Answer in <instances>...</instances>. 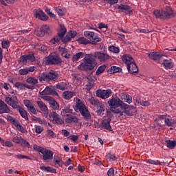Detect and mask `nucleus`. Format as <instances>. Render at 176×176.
<instances>
[{"label":"nucleus","mask_w":176,"mask_h":176,"mask_svg":"<svg viewBox=\"0 0 176 176\" xmlns=\"http://www.w3.org/2000/svg\"><path fill=\"white\" fill-rule=\"evenodd\" d=\"M66 116H67V118L65 119L66 123H78V122H79V120L75 116H72L71 114H66Z\"/></svg>","instance_id":"cd10ccee"},{"label":"nucleus","mask_w":176,"mask_h":176,"mask_svg":"<svg viewBox=\"0 0 176 176\" xmlns=\"http://www.w3.org/2000/svg\"><path fill=\"white\" fill-rule=\"evenodd\" d=\"M4 100L8 104V105H10V107H12L13 109H16L20 107V105L18 104L19 99H17V96H12V97L6 96L4 98Z\"/></svg>","instance_id":"9d476101"},{"label":"nucleus","mask_w":176,"mask_h":176,"mask_svg":"<svg viewBox=\"0 0 176 176\" xmlns=\"http://www.w3.org/2000/svg\"><path fill=\"white\" fill-rule=\"evenodd\" d=\"M63 63L61 57L56 53H51L45 58L46 65H60Z\"/></svg>","instance_id":"423d86ee"},{"label":"nucleus","mask_w":176,"mask_h":176,"mask_svg":"<svg viewBox=\"0 0 176 176\" xmlns=\"http://www.w3.org/2000/svg\"><path fill=\"white\" fill-rule=\"evenodd\" d=\"M121 109L124 110V113L128 116H134L135 112L137 111L136 107L133 105H129L124 102L121 107Z\"/></svg>","instance_id":"1a4fd4ad"},{"label":"nucleus","mask_w":176,"mask_h":176,"mask_svg":"<svg viewBox=\"0 0 176 176\" xmlns=\"http://www.w3.org/2000/svg\"><path fill=\"white\" fill-rule=\"evenodd\" d=\"M109 74H118V72H122V68L118 66H112L108 70Z\"/></svg>","instance_id":"79ce46f5"},{"label":"nucleus","mask_w":176,"mask_h":176,"mask_svg":"<svg viewBox=\"0 0 176 176\" xmlns=\"http://www.w3.org/2000/svg\"><path fill=\"white\" fill-rule=\"evenodd\" d=\"M42 30L44 32V35L47 34V35H50L53 32L52 31V28H50V26L48 25H43L42 26Z\"/></svg>","instance_id":"c03bdc74"},{"label":"nucleus","mask_w":176,"mask_h":176,"mask_svg":"<svg viewBox=\"0 0 176 176\" xmlns=\"http://www.w3.org/2000/svg\"><path fill=\"white\" fill-rule=\"evenodd\" d=\"M96 97L102 98V100H107L112 96V90L111 89H98L96 91Z\"/></svg>","instance_id":"9b49d317"},{"label":"nucleus","mask_w":176,"mask_h":176,"mask_svg":"<svg viewBox=\"0 0 176 176\" xmlns=\"http://www.w3.org/2000/svg\"><path fill=\"white\" fill-rule=\"evenodd\" d=\"M1 46L3 49H9L10 47V41H9V40H4L1 41Z\"/></svg>","instance_id":"603ef678"},{"label":"nucleus","mask_w":176,"mask_h":176,"mask_svg":"<svg viewBox=\"0 0 176 176\" xmlns=\"http://www.w3.org/2000/svg\"><path fill=\"white\" fill-rule=\"evenodd\" d=\"M16 157H17V159H28V160H31V158L30 157V156H27V155H23L21 154H18L15 155Z\"/></svg>","instance_id":"69168bd1"},{"label":"nucleus","mask_w":176,"mask_h":176,"mask_svg":"<svg viewBox=\"0 0 176 176\" xmlns=\"http://www.w3.org/2000/svg\"><path fill=\"white\" fill-rule=\"evenodd\" d=\"M23 140V138L15 136L12 139V142H14L15 144H21V141Z\"/></svg>","instance_id":"bf43d9fd"},{"label":"nucleus","mask_w":176,"mask_h":176,"mask_svg":"<svg viewBox=\"0 0 176 176\" xmlns=\"http://www.w3.org/2000/svg\"><path fill=\"white\" fill-rule=\"evenodd\" d=\"M87 80H88V83H87V85H91V86H93V87H94V79H93V77L92 76H88L87 77Z\"/></svg>","instance_id":"e2e57ef3"},{"label":"nucleus","mask_w":176,"mask_h":176,"mask_svg":"<svg viewBox=\"0 0 176 176\" xmlns=\"http://www.w3.org/2000/svg\"><path fill=\"white\" fill-rule=\"evenodd\" d=\"M107 118H104L102 122L100 127L101 129H104L108 131H112V126H111V122L112 120V117H111V112L109 111H107Z\"/></svg>","instance_id":"6e6552de"},{"label":"nucleus","mask_w":176,"mask_h":176,"mask_svg":"<svg viewBox=\"0 0 176 176\" xmlns=\"http://www.w3.org/2000/svg\"><path fill=\"white\" fill-rule=\"evenodd\" d=\"M166 144L167 148H169V149H174L176 146V141L175 140H166L165 141Z\"/></svg>","instance_id":"37998d69"},{"label":"nucleus","mask_w":176,"mask_h":176,"mask_svg":"<svg viewBox=\"0 0 176 176\" xmlns=\"http://www.w3.org/2000/svg\"><path fill=\"white\" fill-rule=\"evenodd\" d=\"M33 148L35 151H37L40 153H42V151L45 150V148L41 147L40 146L38 145H34Z\"/></svg>","instance_id":"338daca9"},{"label":"nucleus","mask_w":176,"mask_h":176,"mask_svg":"<svg viewBox=\"0 0 176 176\" xmlns=\"http://www.w3.org/2000/svg\"><path fill=\"white\" fill-rule=\"evenodd\" d=\"M10 112L11 110L10 108H9V106H8L3 100H0V115H3V113H10Z\"/></svg>","instance_id":"5701e85b"},{"label":"nucleus","mask_w":176,"mask_h":176,"mask_svg":"<svg viewBox=\"0 0 176 176\" xmlns=\"http://www.w3.org/2000/svg\"><path fill=\"white\" fill-rule=\"evenodd\" d=\"M76 31H74V30H69L66 36L64 37V36H63L62 39H60V41L62 42H63V43H68V42H69V41H71V39L75 38V36H76Z\"/></svg>","instance_id":"dca6fc26"},{"label":"nucleus","mask_w":176,"mask_h":176,"mask_svg":"<svg viewBox=\"0 0 176 176\" xmlns=\"http://www.w3.org/2000/svg\"><path fill=\"white\" fill-rule=\"evenodd\" d=\"M51 116L53 118L52 122L56 124H63L64 120L61 118V116L58 115L56 111L51 113Z\"/></svg>","instance_id":"aec40b11"},{"label":"nucleus","mask_w":176,"mask_h":176,"mask_svg":"<svg viewBox=\"0 0 176 176\" xmlns=\"http://www.w3.org/2000/svg\"><path fill=\"white\" fill-rule=\"evenodd\" d=\"M58 73L57 72L51 70L48 73H43L38 76L40 82H56L58 79Z\"/></svg>","instance_id":"20e7f679"},{"label":"nucleus","mask_w":176,"mask_h":176,"mask_svg":"<svg viewBox=\"0 0 176 176\" xmlns=\"http://www.w3.org/2000/svg\"><path fill=\"white\" fill-rule=\"evenodd\" d=\"M19 74L21 76H24L25 75H28V70L27 67L25 69H19Z\"/></svg>","instance_id":"052dcab7"},{"label":"nucleus","mask_w":176,"mask_h":176,"mask_svg":"<svg viewBox=\"0 0 176 176\" xmlns=\"http://www.w3.org/2000/svg\"><path fill=\"white\" fill-rule=\"evenodd\" d=\"M84 35L85 38L89 39L91 42H94V43H97L98 42H101L102 39L97 35V34L94 33V32L86 31L84 32Z\"/></svg>","instance_id":"f8f14e48"},{"label":"nucleus","mask_w":176,"mask_h":176,"mask_svg":"<svg viewBox=\"0 0 176 176\" xmlns=\"http://www.w3.org/2000/svg\"><path fill=\"white\" fill-rule=\"evenodd\" d=\"M84 63H82L78 67V69L80 71H93L97 66V60L94 58V56L91 54H87L82 59Z\"/></svg>","instance_id":"f257e3e1"},{"label":"nucleus","mask_w":176,"mask_h":176,"mask_svg":"<svg viewBox=\"0 0 176 176\" xmlns=\"http://www.w3.org/2000/svg\"><path fill=\"white\" fill-rule=\"evenodd\" d=\"M34 16L36 19H38V20H41V21H46V20H48L49 16L45 14V12L39 9L34 12Z\"/></svg>","instance_id":"6ab92c4d"},{"label":"nucleus","mask_w":176,"mask_h":176,"mask_svg":"<svg viewBox=\"0 0 176 176\" xmlns=\"http://www.w3.org/2000/svg\"><path fill=\"white\" fill-rule=\"evenodd\" d=\"M76 105L74 107V111L76 112H80L81 116L85 119L87 122L91 119V114L89 108L87 107L86 104L80 99L76 100Z\"/></svg>","instance_id":"f03ea898"},{"label":"nucleus","mask_w":176,"mask_h":176,"mask_svg":"<svg viewBox=\"0 0 176 176\" xmlns=\"http://www.w3.org/2000/svg\"><path fill=\"white\" fill-rule=\"evenodd\" d=\"M110 52H112V53H119L120 50H119V47H116V46H110L109 48Z\"/></svg>","instance_id":"4d7b16f0"},{"label":"nucleus","mask_w":176,"mask_h":176,"mask_svg":"<svg viewBox=\"0 0 176 176\" xmlns=\"http://www.w3.org/2000/svg\"><path fill=\"white\" fill-rule=\"evenodd\" d=\"M164 123L168 126V127H171L176 124V122H175L173 119L166 118L164 120Z\"/></svg>","instance_id":"8fccbe9b"},{"label":"nucleus","mask_w":176,"mask_h":176,"mask_svg":"<svg viewBox=\"0 0 176 176\" xmlns=\"http://www.w3.org/2000/svg\"><path fill=\"white\" fill-rule=\"evenodd\" d=\"M63 112L65 113H72L74 112V109L69 108V107H65V109H63Z\"/></svg>","instance_id":"774afa93"},{"label":"nucleus","mask_w":176,"mask_h":176,"mask_svg":"<svg viewBox=\"0 0 176 176\" xmlns=\"http://www.w3.org/2000/svg\"><path fill=\"white\" fill-rule=\"evenodd\" d=\"M154 14L156 19H159L160 20H166V19L175 17V13L168 6H166L163 10H154Z\"/></svg>","instance_id":"7ed1b4c3"},{"label":"nucleus","mask_w":176,"mask_h":176,"mask_svg":"<svg viewBox=\"0 0 176 176\" xmlns=\"http://www.w3.org/2000/svg\"><path fill=\"white\" fill-rule=\"evenodd\" d=\"M122 60L123 63L126 65V67L129 64H132V63H134V59L133 58V56L128 54L123 55L122 57Z\"/></svg>","instance_id":"a878e982"},{"label":"nucleus","mask_w":176,"mask_h":176,"mask_svg":"<svg viewBox=\"0 0 176 176\" xmlns=\"http://www.w3.org/2000/svg\"><path fill=\"white\" fill-rule=\"evenodd\" d=\"M124 102H127V104H131L133 102V97L129 94H126L124 98Z\"/></svg>","instance_id":"6e6d98bb"},{"label":"nucleus","mask_w":176,"mask_h":176,"mask_svg":"<svg viewBox=\"0 0 176 176\" xmlns=\"http://www.w3.org/2000/svg\"><path fill=\"white\" fill-rule=\"evenodd\" d=\"M35 35H37V36H45V32H43V30H42V26L41 28H38L34 31Z\"/></svg>","instance_id":"de8ad7c7"},{"label":"nucleus","mask_w":176,"mask_h":176,"mask_svg":"<svg viewBox=\"0 0 176 176\" xmlns=\"http://www.w3.org/2000/svg\"><path fill=\"white\" fill-rule=\"evenodd\" d=\"M18 0H0L1 5H3V6H8V3L10 5H13L14 2H17Z\"/></svg>","instance_id":"09e8293b"},{"label":"nucleus","mask_w":176,"mask_h":176,"mask_svg":"<svg viewBox=\"0 0 176 176\" xmlns=\"http://www.w3.org/2000/svg\"><path fill=\"white\" fill-rule=\"evenodd\" d=\"M44 100L47 101L50 104V108H52L54 111H58L60 109V104L58 102L54 100L52 97L50 96H44Z\"/></svg>","instance_id":"ddd939ff"},{"label":"nucleus","mask_w":176,"mask_h":176,"mask_svg":"<svg viewBox=\"0 0 176 176\" xmlns=\"http://www.w3.org/2000/svg\"><path fill=\"white\" fill-rule=\"evenodd\" d=\"M65 34H67V28L63 24L59 25L57 35L54 36L53 38L50 41V43L56 45H60V42Z\"/></svg>","instance_id":"39448f33"},{"label":"nucleus","mask_w":176,"mask_h":176,"mask_svg":"<svg viewBox=\"0 0 176 176\" xmlns=\"http://www.w3.org/2000/svg\"><path fill=\"white\" fill-rule=\"evenodd\" d=\"M14 86L16 89H18V90H25V88L29 89L30 90H34L35 89L34 86L27 85L20 82H16Z\"/></svg>","instance_id":"393cba45"},{"label":"nucleus","mask_w":176,"mask_h":176,"mask_svg":"<svg viewBox=\"0 0 176 176\" xmlns=\"http://www.w3.org/2000/svg\"><path fill=\"white\" fill-rule=\"evenodd\" d=\"M107 174L108 176H115V169L113 167L110 168Z\"/></svg>","instance_id":"0e129e2a"},{"label":"nucleus","mask_w":176,"mask_h":176,"mask_svg":"<svg viewBox=\"0 0 176 176\" xmlns=\"http://www.w3.org/2000/svg\"><path fill=\"white\" fill-rule=\"evenodd\" d=\"M19 61L23 64V65H26L28 62L34 63L35 61V56L34 54H29L23 55L20 57Z\"/></svg>","instance_id":"4468645a"},{"label":"nucleus","mask_w":176,"mask_h":176,"mask_svg":"<svg viewBox=\"0 0 176 176\" xmlns=\"http://www.w3.org/2000/svg\"><path fill=\"white\" fill-rule=\"evenodd\" d=\"M14 126L16 128V129L21 133H27V130L25 129V128L23 127V126L20 124V122L19 121H18V123H16Z\"/></svg>","instance_id":"3c124183"},{"label":"nucleus","mask_w":176,"mask_h":176,"mask_svg":"<svg viewBox=\"0 0 176 176\" xmlns=\"http://www.w3.org/2000/svg\"><path fill=\"white\" fill-rule=\"evenodd\" d=\"M36 104L38 107V108L43 111V112H47L48 108L47 106L45 105V104L42 101H37Z\"/></svg>","instance_id":"58836bf2"},{"label":"nucleus","mask_w":176,"mask_h":176,"mask_svg":"<svg viewBox=\"0 0 176 176\" xmlns=\"http://www.w3.org/2000/svg\"><path fill=\"white\" fill-rule=\"evenodd\" d=\"M47 134L50 138H56V133L50 129L47 131Z\"/></svg>","instance_id":"680f3d73"},{"label":"nucleus","mask_w":176,"mask_h":176,"mask_svg":"<svg viewBox=\"0 0 176 176\" xmlns=\"http://www.w3.org/2000/svg\"><path fill=\"white\" fill-rule=\"evenodd\" d=\"M58 52H61L62 57H65V58H69L71 57V54H68V50L64 47H59Z\"/></svg>","instance_id":"2f4dec72"},{"label":"nucleus","mask_w":176,"mask_h":176,"mask_svg":"<svg viewBox=\"0 0 176 176\" xmlns=\"http://www.w3.org/2000/svg\"><path fill=\"white\" fill-rule=\"evenodd\" d=\"M75 96V92L71 91H65L63 93V97L65 98V100H71L72 97Z\"/></svg>","instance_id":"7c9ffc66"},{"label":"nucleus","mask_w":176,"mask_h":176,"mask_svg":"<svg viewBox=\"0 0 176 176\" xmlns=\"http://www.w3.org/2000/svg\"><path fill=\"white\" fill-rule=\"evenodd\" d=\"M85 56V54L83 52L76 53L74 56H73L72 61H73V63H75V61H79L80 58H83Z\"/></svg>","instance_id":"e433bc0d"},{"label":"nucleus","mask_w":176,"mask_h":176,"mask_svg":"<svg viewBox=\"0 0 176 176\" xmlns=\"http://www.w3.org/2000/svg\"><path fill=\"white\" fill-rule=\"evenodd\" d=\"M23 104L25 107H26L28 112L33 113V115H36V113H38V112L36 111V109H35L34 104H32L31 101H30L29 100H24Z\"/></svg>","instance_id":"f3484780"},{"label":"nucleus","mask_w":176,"mask_h":176,"mask_svg":"<svg viewBox=\"0 0 176 176\" xmlns=\"http://www.w3.org/2000/svg\"><path fill=\"white\" fill-rule=\"evenodd\" d=\"M115 9H118L121 12H126L128 14H131L133 13V10H131V7L129 5L121 4L120 6L117 5L114 6Z\"/></svg>","instance_id":"4be33fe9"},{"label":"nucleus","mask_w":176,"mask_h":176,"mask_svg":"<svg viewBox=\"0 0 176 176\" xmlns=\"http://www.w3.org/2000/svg\"><path fill=\"white\" fill-rule=\"evenodd\" d=\"M40 170H41L42 171H45V173H52L54 174H56V170L50 166H42L40 167Z\"/></svg>","instance_id":"72a5a7b5"},{"label":"nucleus","mask_w":176,"mask_h":176,"mask_svg":"<svg viewBox=\"0 0 176 176\" xmlns=\"http://www.w3.org/2000/svg\"><path fill=\"white\" fill-rule=\"evenodd\" d=\"M26 82L29 85H31L30 86H34V87H35V85H38V79L35 78V77H28L26 79Z\"/></svg>","instance_id":"c9c22d12"},{"label":"nucleus","mask_w":176,"mask_h":176,"mask_svg":"<svg viewBox=\"0 0 176 176\" xmlns=\"http://www.w3.org/2000/svg\"><path fill=\"white\" fill-rule=\"evenodd\" d=\"M124 103V102L122 101L118 96H112L107 101V104L111 109H116V108L122 109Z\"/></svg>","instance_id":"0eeeda50"},{"label":"nucleus","mask_w":176,"mask_h":176,"mask_svg":"<svg viewBox=\"0 0 176 176\" xmlns=\"http://www.w3.org/2000/svg\"><path fill=\"white\" fill-rule=\"evenodd\" d=\"M78 43H81L82 45H89L90 43V41L87 40V38L85 37H80L78 39Z\"/></svg>","instance_id":"5fc2aeb1"},{"label":"nucleus","mask_w":176,"mask_h":176,"mask_svg":"<svg viewBox=\"0 0 176 176\" xmlns=\"http://www.w3.org/2000/svg\"><path fill=\"white\" fill-rule=\"evenodd\" d=\"M162 65H164L165 69H171L174 68V63H173V60L171 59H164L163 63H160Z\"/></svg>","instance_id":"bb28decb"},{"label":"nucleus","mask_w":176,"mask_h":176,"mask_svg":"<svg viewBox=\"0 0 176 176\" xmlns=\"http://www.w3.org/2000/svg\"><path fill=\"white\" fill-rule=\"evenodd\" d=\"M107 68V65H102L101 66H100L96 72V76H100V75H101V74H103L104 71H105V69Z\"/></svg>","instance_id":"49530a36"},{"label":"nucleus","mask_w":176,"mask_h":176,"mask_svg":"<svg viewBox=\"0 0 176 176\" xmlns=\"http://www.w3.org/2000/svg\"><path fill=\"white\" fill-rule=\"evenodd\" d=\"M146 163L148 164H153L154 166H166V162H159V160H147Z\"/></svg>","instance_id":"473e14b6"},{"label":"nucleus","mask_w":176,"mask_h":176,"mask_svg":"<svg viewBox=\"0 0 176 176\" xmlns=\"http://www.w3.org/2000/svg\"><path fill=\"white\" fill-rule=\"evenodd\" d=\"M147 55L148 58L153 60V61H159L164 56L162 52H159L147 53Z\"/></svg>","instance_id":"412c9836"},{"label":"nucleus","mask_w":176,"mask_h":176,"mask_svg":"<svg viewBox=\"0 0 176 176\" xmlns=\"http://www.w3.org/2000/svg\"><path fill=\"white\" fill-rule=\"evenodd\" d=\"M35 133L36 134H42L43 133V127L41 125H34Z\"/></svg>","instance_id":"864d4df0"},{"label":"nucleus","mask_w":176,"mask_h":176,"mask_svg":"<svg viewBox=\"0 0 176 176\" xmlns=\"http://www.w3.org/2000/svg\"><path fill=\"white\" fill-rule=\"evenodd\" d=\"M2 118H4V119H6L7 120H9L12 124L15 126L16 123H18V120H16L14 118H13L12 116H6V115H3Z\"/></svg>","instance_id":"ea45409f"},{"label":"nucleus","mask_w":176,"mask_h":176,"mask_svg":"<svg viewBox=\"0 0 176 176\" xmlns=\"http://www.w3.org/2000/svg\"><path fill=\"white\" fill-rule=\"evenodd\" d=\"M89 102L90 104H91V105H94V107H95L96 108H98V106L102 104L101 102H100V100H98V99L94 97H91L89 99Z\"/></svg>","instance_id":"a19ab883"},{"label":"nucleus","mask_w":176,"mask_h":176,"mask_svg":"<svg viewBox=\"0 0 176 176\" xmlns=\"http://www.w3.org/2000/svg\"><path fill=\"white\" fill-rule=\"evenodd\" d=\"M17 111H19L21 116L25 119V120L28 121V113H27V111H25L24 109H23V107H21V106H19L17 109Z\"/></svg>","instance_id":"c85d7f7f"},{"label":"nucleus","mask_w":176,"mask_h":176,"mask_svg":"<svg viewBox=\"0 0 176 176\" xmlns=\"http://www.w3.org/2000/svg\"><path fill=\"white\" fill-rule=\"evenodd\" d=\"M21 146H23L24 148H30L31 145L30 144V142H27V140L22 139V141L21 142Z\"/></svg>","instance_id":"13d9d810"},{"label":"nucleus","mask_w":176,"mask_h":176,"mask_svg":"<svg viewBox=\"0 0 176 176\" xmlns=\"http://www.w3.org/2000/svg\"><path fill=\"white\" fill-rule=\"evenodd\" d=\"M126 68L129 74H132V75H136V74H138V67L137 66V64H135V61L128 65Z\"/></svg>","instance_id":"b1692460"},{"label":"nucleus","mask_w":176,"mask_h":176,"mask_svg":"<svg viewBox=\"0 0 176 176\" xmlns=\"http://www.w3.org/2000/svg\"><path fill=\"white\" fill-rule=\"evenodd\" d=\"M54 167L58 168L63 164V161L60 159V157L56 156L54 157Z\"/></svg>","instance_id":"a18cd8bd"},{"label":"nucleus","mask_w":176,"mask_h":176,"mask_svg":"<svg viewBox=\"0 0 176 176\" xmlns=\"http://www.w3.org/2000/svg\"><path fill=\"white\" fill-rule=\"evenodd\" d=\"M56 89H58V90H62V91H64V90H68V85L67 82H60L55 85Z\"/></svg>","instance_id":"c756f323"},{"label":"nucleus","mask_w":176,"mask_h":176,"mask_svg":"<svg viewBox=\"0 0 176 176\" xmlns=\"http://www.w3.org/2000/svg\"><path fill=\"white\" fill-rule=\"evenodd\" d=\"M41 153L43 154V159L45 162L53 160V155H54L53 151L44 148V150L41 151Z\"/></svg>","instance_id":"a211bd4d"},{"label":"nucleus","mask_w":176,"mask_h":176,"mask_svg":"<svg viewBox=\"0 0 176 176\" xmlns=\"http://www.w3.org/2000/svg\"><path fill=\"white\" fill-rule=\"evenodd\" d=\"M94 58L99 60L100 63H105V61L111 58V56L107 53L98 52L94 53Z\"/></svg>","instance_id":"2eb2a0df"},{"label":"nucleus","mask_w":176,"mask_h":176,"mask_svg":"<svg viewBox=\"0 0 176 176\" xmlns=\"http://www.w3.org/2000/svg\"><path fill=\"white\" fill-rule=\"evenodd\" d=\"M45 93L47 96H56V97H58V93L56 91V89H53L50 87H47L45 89Z\"/></svg>","instance_id":"f704fd0d"},{"label":"nucleus","mask_w":176,"mask_h":176,"mask_svg":"<svg viewBox=\"0 0 176 176\" xmlns=\"http://www.w3.org/2000/svg\"><path fill=\"white\" fill-rule=\"evenodd\" d=\"M97 115L98 116H102L105 113V106L104 104H101L100 105L98 106V108H97L96 111Z\"/></svg>","instance_id":"4c0bfd02"}]
</instances>
